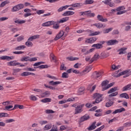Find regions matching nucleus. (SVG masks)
<instances>
[{
	"instance_id": "f257e3e1",
	"label": "nucleus",
	"mask_w": 131,
	"mask_h": 131,
	"mask_svg": "<svg viewBox=\"0 0 131 131\" xmlns=\"http://www.w3.org/2000/svg\"><path fill=\"white\" fill-rule=\"evenodd\" d=\"M93 98L96 99L95 101L93 102V104H95V103H100L102 101V95L99 93H95L93 95Z\"/></svg>"
},
{
	"instance_id": "f03ea898",
	"label": "nucleus",
	"mask_w": 131,
	"mask_h": 131,
	"mask_svg": "<svg viewBox=\"0 0 131 131\" xmlns=\"http://www.w3.org/2000/svg\"><path fill=\"white\" fill-rule=\"evenodd\" d=\"M20 61L21 62H28V61H30V62H33L34 61H37V58H36V57H30L29 56H26V57H22L21 59H20Z\"/></svg>"
},
{
	"instance_id": "7ed1b4c3",
	"label": "nucleus",
	"mask_w": 131,
	"mask_h": 131,
	"mask_svg": "<svg viewBox=\"0 0 131 131\" xmlns=\"http://www.w3.org/2000/svg\"><path fill=\"white\" fill-rule=\"evenodd\" d=\"M24 8V5L22 4H19L16 6H15L13 7L12 9V12H17V11H19V10H21V9H23Z\"/></svg>"
},
{
	"instance_id": "20e7f679",
	"label": "nucleus",
	"mask_w": 131,
	"mask_h": 131,
	"mask_svg": "<svg viewBox=\"0 0 131 131\" xmlns=\"http://www.w3.org/2000/svg\"><path fill=\"white\" fill-rule=\"evenodd\" d=\"M105 43V41H101L100 43L94 44L92 45V47L95 48L97 49H102L103 48V45Z\"/></svg>"
},
{
	"instance_id": "39448f33",
	"label": "nucleus",
	"mask_w": 131,
	"mask_h": 131,
	"mask_svg": "<svg viewBox=\"0 0 131 131\" xmlns=\"http://www.w3.org/2000/svg\"><path fill=\"white\" fill-rule=\"evenodd\" d=\"M111 1L112 0H105L104 1H102V3H103V4H104L105 5H107L108 6L112 8L114 7V6H115V4L111 2Z\"/></svg>"
},
{
	"instance_id": "423d86ee",
	"label": "nucleus",
	"mask_w": 131,
	"mask_h": 131,
	"mask_svg": "<svg viewBox=\"0 0 131 131\" xmlns=\"http://www.w3.org/2000/svg\"><path fill=\"white\" fill-rule=\"evenodd\" d=\"M100 58V55L98 53H96L94 56L91 59L90 64H92L94 61H97L98 59Z\"/></svg>"
},
{
	"instance_id": "0eeeda50",
	"label": "nucleus",
	"mask_w": 131,
	"mask_h": 131,
	"mask_svg": "<svg viewBox=\"0 0 131 131\" xmlns=\"http://www.w3.org/2000/svg\"><path fill=\"white\" fill-rule=\"evenodd\" d=\"M56 23V22H55L54 21H47L46 23H44L42 24V26L43 27H47V26H51V25H54Z\"/></svg>"
},
{
	"instance_id": "6e6552de",
	"label": "nucleus",
	"mask_w": 131,
	"mask_h": 131,
	"mask_svg": "<svg viewBox=\"0 0 131 131\" xmlns=\"http://www.w3.org/2000/svg\"><path fill=\"white\" fill-rule=\"evenodd\" d=\"M14 58V56H2L0 57V60H7V61H10V60H13Z\"/></svg>"
},
{
	"instance_id": "1a4fd4ad",
	"label": "nucleus",
	"mask_w": 131,
	"mask_h": 131,
	"mask_svg": "<svg viewBox=\"0 0 131 131\" xmlns=\"http://www.w3.org/2000/svg\"><path fill=\"white\" fill-rule=\"evenodd\" d=\"M96 40H97V38H96V37H93L86 40L85 42L86 43H93L95 42Z\"/></svg>"
},
{
	"instance_id": "9d476101",
	"label": "nucleus",
	"mask_w": 131,
	"mask_h": 131,
	"mask_svg": "<svg viewBox=\"0 0 131 131\" xmlns=\"http://www.w3.org/2000/svg\"><path fill=\"white\" fill-rule=\"evenodd\" d=\"M8 66H17V65H21L19 62H16L15 61H11L7 62Z\"/></svg>"
},
{
	"instance_id": "9b49d317",
	"label": "nucleus",
	"mask_w": 131,
	"mask_h": 131,
	"mask_svg": "<svg viewBox=\"0 0 131 131\" xmlns=\"http://www.w3.org/2000/svg\"><path fill=\"white\" fill-rule=\"evenodd\" d=\"M83 111V110L80 108V107H79L78 105L77 106V107L75 109V115L76 114H79L81 113Z\"/></svg>"
},
{
	"instance_id": "f8f14e48",
	"label": "nucleus",
	"mask_w": 131,
	"mask_h": 131,
	"mask_svg": "<svg viewBox=\"0 0 131 131\" xmlns=\"http://www.w3.org/2000/svg\"><path fill=\"white\" fill-rule=\"evenodd\" d=\"M63 35H64V31H61L54 38V40H58V39H60V38H61Z\"/></svg>"
},
{
	"instance_id": "ddd939ff",
	"label": "nucleus",
	"mask_w": 131,
	"mask_h": 131,
	"mask_svg": "<svg viewBox=\"0 0 131 131\" xmlns=\"http://www.w3.org/2000/svg\"><path fill=\"white\" fill-rule=\"evenodd\" d=\"M107 46H113L116 43H118V41L116 40H110L106 42Z\"/></svg>"
},
{
	"instance_id": "4468645a",
	"label": "nucleus",
	"mask_w": 131,
	"mask_h": 131,
	"mask_svg": "<svg viewBox=\"0 0 131 131\" xmlns=\"http://www.w3.org/2000/svg\"><path fill=\"white\" fill-rule=\"evenodd\" d=\"M103 74V72H94L93 73L94 77L96 79L97 78H99Z\"/></svg>"
},
{
	"instance_id": "2eb2a0df",
	"label": "nucleus",
	"mask_w": 131,
	"mask_h": 131,
	"mask_svg": "<svg viewBox=\"0 0 131 131\" xmlns=\"http://www.w3.org/2000/svg\"><path fill=\"white\" fill-rule=\"evenodd\" d=\"M97 19L98 21H100L101 22H107L108 21L107 18H104L103 16L100 14L97 15Z\"/></svg>"
},
{
	"instance_id": "dca6fc26",
	"label": "nucleus",
	"mask_w": 131,
	"mask_h": 131,
	"mask_svg": "<svg viewBox=\"0 0 131 131\" xmlns=\"http://www.w3.org/2000/svg\"><path fill=\"white\" fill-rule=\"evenodd\" d=\"M74 12L73 11H66L64 12L63 14H62V16H71L72 15H74Z\"/></svg>"
},
{
	"instance_id": "f3484780",
	"label": "nucleus",
	"mask_w": 131,
	"mask_h": 131,
	"mask_svg": "<svg viewBox=\"0 0 131 131\" xmlns=\"http://www.w3.org/2000/svg\"><path fill=\"white\" fill-rule=\"evenodd\" d=\"M123 111H125V109L123 107H122L120 109L116 110L114 112H113V114H116V113H121V112H123Z\"/></svg>"
},
{
	"instance_id": "a211bd4d",
	"label": "nucleus",
	"mask_w": 131,
	"mask_h": 131,
	"mask_svg": "<svg viewBox=\"0 0 131 131\" xmlns=\"http://www.w3.org/2000/svg\"><path fill=\"white\" fill-rule=\"evenodd\" d=\"M51 95V92L50 91H46L45 92L43 93L41 95V98H45L46 97H49Z\"/></svg>"
},
{
	"instance_id": "6ab92c4d",
	"label": "nucleus",
	"mask_w": 131,
	"mask_h": 131,
	"mask_svg": "<svg viewBox=\"0 0 131 131\" xmlns=\"http://www.w3.org/2000/svg\"><path fill=\"white\" fill-rule=\"evenodd\" d=\"M126 49L127 48H123L119 49L118 50V52H120L119 54L122 55L123 54H126V51H125Z\"/></svg>"
},
{
	"instance_id": "aec40b11",
	"label": "nucleus",
	"mask_w": 131,
	"mask_h": 131,
	"mask_svg": "<svg viewBox=\"0 0 131 131\" xmlns=\"http://www.w3.org/2000/svg\"><path fill=\"white\" fill-rule=\"evenodd\" d=\"M88 119H90V116L85 115L80 118V122H83V121H85V120Z\"/></svg>"
},
{
	"instance_id": "412c9836",
	"label": "nucleus",
	"mask_w": 131,
	"mask_h": 131,
	"mask_svg": "<svg viewBox=\"0 0 131 131\" xmlns=\"http://www.w3.org/2000/svg\"><path fill=\"white\" fill-rule=\"evenodd\" d=\"M118 87H114L111 89L108 92L107 94H112V93H114V92H116V91H118Z\"/></svg>"
},
{
	"instance_id": "4be33fe9",
	"label": "nucleus",
	"mask_w": 131,
	"mask_h": 131,
	"mask_svg": "<svg viewBox=\"0 0 131 131\" xmlns=\"http://www.w3.org/2000/svg\"><path fill=\"white\" fill-rule=\"evenodd\" d=\"M71 7H73L74 8H80V7H82V3H79L72 4Z\"/></svg>"
},
{
	"instance_id": "5701e85b",
	"label": "nucleus",
	"mask_w": 131,
	"mask_h": 131,
	"mask_svg": "<svg viewBox=\"0 0 131 131\" xmlns=\"http://www.w3.org/2000/svg\"><path fill=\"white\" fill-rule=\"evenodd\" d=\"M97 127V126L96 125V122H94L88 128V129L89 130H93V129H95Z\"/></svg>"
},
{
	"instance_id": "b1692460",
	"label": "nucleus",
	"mask_w": 131,
	"mask_h": 131,
	"mask_svg": "<svg viewBox=\"0 0 131 131\" xmlns=\"http://www.w3.org/2000/svg\"><path fill=\"white\" fill-rule=\"evenodd\" d=\"M128 72H129V70H128L124 71L120 73L117 76H116V77H119L121 76V75H124V74H126V73H128Z\"/></svg>"
},
{
	"instance_id": "393cba45",
	"label": "nucleus",
	"mask_w": 131,
	"mask_h": 131,
	"mask_svg": "<svg viewBox=\"0 0 131 131\" xmlns=\"http://www.w3.org/2000/svg\"><path fill=\"white\" fill-rule=\"evenodd\" d=\"M21 72V69H12V75H17V73Z\"/></svg>"
},
{
	"instance_id": "a878e982",
	"label": "nucleus",
	"mask_w": 131,
	"mask_h": 131,
	"mask_svg": "<svg viewBox=\"0 0 131 131\" xmlns=\"http://www.w3.org/2000/svg\"><path fill=\"white\" fill-rule=\"evenodd\" d=\"M69 20V17H66L60 19L59 21H57V22L58 23V24H60V23H64V22H67V21H68Z\"/></svg>"
},
{
	"instance_id": "bb28decb",
	"label": "nucleus",
	"mask_w": 131,
	"mask_h": 131,
	"mask_svg": "<svg viewBox=\"0 0 131 131\" xmlns=\"http://www.w3.org/2000/svg\"><path fill=\"white\" fill-rule=\"evenodd\" d=\"M129 90H131V83L128 84V85L123 88V92L125 91H129Z\"/></svg>"
},
{
	"instance_id": "cd10ccee",
	"label": "nucleus",
	"mask_w": 131,
	"mask_h": 131,
	"mask_svg": "<svg viewBox=\"0 0 131 131\" xmlns=\"http://www.w3.org/2000/svg\"><path fill=\"white\" fill-rule=\"evenodd\" d=\"M17 108H19V109H24V106H23V105L15 104L14 107L12 110H15V109H17Z\"/></svg>"
},
{
	"instance_id": "c85d7f7f",
	"label": "nucleus",
	"mask_w": 131,
	"mask_h": 131,
	"mask_svg": "<svg viewBox=\"0 0 131 131\" xmlns=\"http://www.w3.org/2000/svg\"><path fill=\"white\" fill-rule=\"evenodd\" d=\"M113 85H114V82L111 83L109 84H108L106 87L103 88L102 89V91H106V90H108V89H110V88H111V86H113Z\"/></svg>"
},
{
	"instance_id": "c756f323",
	"label": "nucleus",
	"mask_w": 131,
	"mask_h": 131,
	"mask_svg": "<svg viewBox=\"0 0 131 131\" xmlns=\"http://www.w3.org/2000/svg\"><path fill=\"white\" fill-rule=\"evenodd\" d=\"M84 89L83 88H80L78 91V95L80 96V95H83L84 94Z\"/></svg>"
},
{
	"instance_id": "7c9ffc66",
	"label": "nucleus",
	"mask_w": 131,
	"mask_h": 131,
	"mask_svg": "<svg viewBox=\"0 0 131 131\" xmlns=\"http://www.w3.org/2000/svg\"><path fill=\"white\" fill-rule=\"evenodd\" d=\"M69 7V6L68 5H66L63 7H61L60 8H59L58 9V12H62V11H64V10H66V9H67V8H68Z\"/></svg>"
},
{
	"instance_id": "2f4dec72",
	"label": "nucleus",
	"mask_w": 131,
	"mask_h": 131,
	"mask_svg": "<svg viewBox=\"0 0 131 131\" xmlns=\"http://www.w3.org/2000/svg\"><path fill=\"white\" fill-rule=\"evenodd\" d=\"M42 103H49L50 102H52V99L51 98H45L41 100Z\"/></svg>"
},
{
	"instance_id": "473e14b6",
	"label": "nucleus",
	"mask_w": 131,
	"mask_h": 131,
	"mask_svg": "<svg viewBox=\"0 0 131 131\" xmlns=\"http://www.w3.org/2000/svg\"><path fill=\"white\" fill-rule=\"evenodd\" d=\"M120 97L121 98H124L125 99H129L128 94H127L126 93H122V94H120Z\"/></svg>"
},
{
	"instance_id": "72a5a7b5",
	"label": "nucleus",
	"mask_w": 131,
	"mask_h": 131,
	"mask_svg": "<svg viewBox=\"0 0 131 131\" xmlns=\"http://www.w3.org/2000/svg\"><path fill=\"white\" fill-rule=\"evenodd\" d=\"M34 68H35V69L39 68V69H43L45 68H49V66H48L47 64L41 65L37 67H34Z\"/></svg>"
},
{
	"instance_id": "f704fd0d",
	"label": "nucleus",
	"mask_w": 131,
	"mask_h": 131,
	"mask_svg": "<svg viewBox=\"0 0 131 131\" xmlns=\"http://www.w3.org/2000/svg\"><path fill=\"white\" fill-rule=\"evenodd\" d=\"M25 48H26V46L23 45V46L17 47L16 48H15V50L16 51H20L21 50H23V49H25Z\"/></svg>"
},
{
	"instance_id": "c9c22d12",
	"label": "nucleus",
	"mask_w": 131,
	"mask_h": 131,
	"mask_svg": "<svg viewBox=\"0 0 131 131\" xmlns=\"http://www.w3.org/2000/svg\"><path fill=\"white\" fill-rule=\"evenodd\" d=\"M99 34H101V32L100 31H95L91 33L89 35L90 36H95V35H99Z\"/></svg>"
},
{
	"instance_id": "e433bc0d",
	"label": "nucleus",
	"mask_w": 131,
	"mask_h": 131,
	"mask_svg": "<svg viewBox=\"0 0 131 131\" xmlns=\"http://www.w3.org/2000/svg\"><path fill=\"white\" fill-rule=\"evenodd\" d=\"M2 117H9V114L7 113H1L0 118H2Z\"/></svg>"
},
{
	"instance_id": "4c0bfd02",
	"label": "nucleus",
	"mask_w": 131,
	"mask_h": 131,
	"mask_svg": "<svg viewBox=\"0 0 131 131\" xmlns=\"http://www.w3.org/2000/svg\"><path fill=\"white\" fill-rule=\"evenodd\" d=\"M52 128V124H48L44 127L45 130H49V129H51Z\"/></svg>"
},
{
	"instance_id": "58836bf2",
	"label": "nucleus",
	"mask_w": 131,
	"mask_h": 131,
	"mask_svg": "<svg viewBox=\"0 0 131 131\" xmlns=\"http://www.w3.org/2000/svg\"><path fill=\"white\" fill-rule=\"evenodd\" d=\"M114 103V102L113 101H109L108 102H106L105 104V106L106 107H111V106H112V105H113V104Z\"/></svg>"
},
{
	"instance_id": "ea45409f",
	"label": "nucleus",
	"mask_w": 131,
	"mask_h": 131,
	"mask_svg": "<svg viewBox=\"0 0 131 131\" xmlns=\"http://www.w3.org/2000/svg\"><path fill=\"white\" fill-rule=\"evenodd\" d=\"M50 57L51 58H52L54 62H57V60L56 59L57 57H56V56H55V55H54V54L53 53L50 54Z\"/></svg>"
},
{
	"instance_id": "a19ab883",
	"label": "nucleus",
	"mask_w": 131,
	"mask_h": 131,
	"mask_svg": "<svg viewBox=\"0 0 131 131\" xmlns=\"http://www.w3.org/2000/svg\"><path fill=\"white\" fill-rule=\"evenodd\" d=\"M92 4H94V1L93 0L85 1V5H92Z\"/></svg>"
},
{
	"instance_id": "79ce46f5",
	"label": "nucleus",
	"mask_w": 131,
	"mask_h": 131,
	"mask_svg": "<svg viewBox=\"0 0 131 131\" xmlns=\"http://www.w3.org/2000/svg\"><path fill=\"white\" fill-rule=\"evenodd\" d=\"M108 83H109V81L106 80H104L103 81H102V82L101 83V86H106Z\"/></svg>"
},
{
	"instance_id": "37998d69",
	"label": "nucleus",
	"mask_w": 131,
	"mask_h": 131,
	"mask_svg": "<svg viewBox=\"0 0 131 131\" xmlns=\"http://www.w3.org/2000/svg\"><path fill=\"white\" fill-rule=\"evenodd\" d=\"M61 77L62 78H68L69 75H68V73L64 72L62 73Z\"/></svg>"
},
{
	"instance_id": "c03bdc74",
	"label": "nucleus",
	"mask_w": 131,
	"mask_h": 131,
	"mask_svg": "<svg viewBox=\"0 0 131 131\" xmlns=\"http://www.w3.org/2000/svg\"><path fill=\"white\" fill-rule=\"evenodd\" d=\"M9 3H10V2H9L8 1H4L1 3L0 7L1 8H3L5 5H7V4H9Z\"/></svg>"
},
{
	"instance_id": "a18cd8bd",
	"label": "nucleus",
	"mask_w": 131,
	"mask_h": 131,
	"mask_svg": "<svg viewBox=\"0 0 131 131\" xmlns=\"http://www.w3.org/2000/svg\"><path fill=\"white\" fill-rule=\"evenodd\" d=\"M112 30H113V28H110L104 30L103 33H109V32L112 31Z\"/></svg>"
},
{
	"instance_id": "49530a36",
	"label": "nucleus",
	"mask_w": 131,
	"mask_h": 131,
	"mask_svg": "<svg viewBox=\"0 0 131 131\" xmlns=\"http://www.w3.org/2000/svg\"><path fill=\"white\" fill-rule=\"evenodd\" d=\"M94 26H96L97 28H99V29L102 28V27H103V24H100V23L94 24Z\"/></svg>"
},
{
	"instance_id": "de8ad7c7",
	"label": "nucleus",
	"mask_w": 131,
	"mask_h": 131,
	"mask_svg": "<svg viewBox=\"0 0 131 131\" xmlns=\"http://www.w3.org/2000/svg\"><path fill=\"white\" fill-rule=\"evenodd\" d=\"M15 23L17 24H23L25 23L26 21L25 20H20L19 19H18L17 20L14 21Z\"/></svg>"
},
{
	"instance_id": "09e8293b",
	"label": "nucleus",
	"mask_w": 131,
	"mask_h": 131,
	"mask_svg": "<svg viewBox=\"0 0 131 131\" xmlns=\"http://www.w3.org/2000/svg\"><path fill=\"white\" fill-rule=\"evenodd\" d=\"M60 70H67V68L65 67V64L64 63H61L60 66Z\"/></svg>"
},
{
	"instance_id": "8fccbe9b",
	"label": "nucleus",
	"mask_w": 131,
	"mask_h": 131,
	"mask_svg": "<svg viewBox=\"0 0 131 131\" xmlns=\"http://www.w3.org/2000/svg\"><path fill=\"white\" fill-rule=\"evenodd\" d=\"M121 10H125V7L124 6H120L116 9L117 12H119V11H121Z\"/></svg>"
},
{
	"instance_id": "3c124183",
	"label": "nucleus",
	"mask_w": 131,
	"mask_h": 131,
	"mask_svg": "<svg viewBox=\"0 0 131 131\" xmlns=\"http://www.w3.org/2000/svg\"><path fill=\"white\" fill-rule=\"evenodd\" d=\"M26 46H27V47H32V46H33V44L32 43V42L28 41L26 42Z\"/></svg>"
},
{
	"instance_id": "603ef678",
	"label": "nucleus",
	"mask_w": 131,
	"mask_h": 131,
	"mask_svg": "<svg viewBox=\"0 0 131 131\" xmlns=\"http://www.w3.org/2000/svg\"><path fill=\"white\" fill-rule=\"evenodd\" d=\"M92 70V66L86 67L85 68V70L84 71V72L87 71L88 72H90Z\"/></svg>"
},
{
	"instance_id": "864d4df0",
	"label": "nucleus",
	"mask_w": 131,
	"mask_h": 131,
	"mask_svg": "<svg viewBox=\"0 0 131 131\" xmlns=\"http://www.w3.org/2000/svg\"><path fill=\"white\" fill-rule=\"evenodd\" d=\"M11 108H13V105H7L5 106V108L4 109V110L9 111L10 109H11Z\"/></svg>"
},
{
	"instance_id": "5fc2aeb1",
	"label": "nucleus",
	"mask_w": 131,
	"mask_h": 131,
	"mask_svg": "<svg viewBox=\"0 0 131 131\" xmlns=\"http://www.w3.org/2000/svg\"><path fill=\"white\" fill-rule=\"evenodd\" d=\"M50 131H58V127L57 126L53 125V128L50 130Z\"/></svg>"
},
{
	"instance_id": "6e6d98bb",
	"label": "nucleus",
	"mask_w": 131,
	"mask_h": 131,
	"mask_svg": "<svg viewBox=\"0 0 131 131\" xmlns=\"http://www.w3.org/2000/svg\"><path fill=\"white\" fill-rule=\"evenodd\" d=\"M5 122L6 123H10L11 122H15V120H14L13 119H10L9 120H6Z\"/></svg>"
},
{
	"instance_id": "4d7b16f0",
	"label": "nucleus",
	"mask_w": 131,
	"mask_h": 131,
	"mask_svg": "<svg viewBox=\"0 0 131 131\" xmlns=\"http://www.w3.org/2000/svg\"><path fill=\"white\" fill-rule=\"evenodd\" d=\"M21 76H28L29 75V72H25L20 74Z\"/></svg>"
},
{
	"instance_id": "13d9d810",
	"label": "nucleus",
	"mask_w": 131,
	"mask_h": 131,
	"mask_svg": "<svg viewBox=\"0 0 131 131\" xmlns=\"http://www.w3.org/2000/svg\"><path fill=\"white\" fill-rule=\"evenodd\" d=\"M30 99L32 100V101H36L37 100V98L34 95H31L30 96Z\"/></svg>"
},
{
	"instance_id": "bf43d9fd",
	"label": "nucleus",
	"mask_w": 131,
	"mask_h": 131,
	"mask_svg": "<svg viewBox=\"0 0 131 131\" xmlns=\"http://www.w3.org/2000/svg\"><path fill=\"white\" fill-rule=\"evenodd\" d=\"M11 101H7L5 102H3V105H4V106H6L7 105H11Z\"/></svg>"
},
{
	"instance_id": "052dcab7",
	"label": "nucleus",
	"mask_w": 131,
	"mask_h": 131,
	"mask_svg": "<svg viewBox=\"0 0 131 131\" xmlns=\"http://www.w3.org/2000/svg\"><path fill=\"white\" fill-rule=\"evenodd\" d=\"M46 112L47 114H50V113L53 114L55 113V112L52 110H47Z\"/></svg>"
},
{
	"instance_id": "680f3d73",
	"label": "nucleus",
	"mask_w": 131,
	"mask_h": 131,
	"mask_svg": "<svg viewBox=\"0 0 131 131\" xmlns=\"http://www.w3.org/2000/svg\"><path fill=\"white\" fill-rule=\"evenodd\" d=\"M127 11L126 10H123V11H119L117 13V15H121L122 14H124V13H126Z\"/></svg>"
},
{
	"instance_id": "e2e57ef3",
	"label": "nucleus",
	"mask_w": 131,
	"mask_h": 131,
	"mask_svg": "<svg viewBox=\"0 0 131 131\" xmlns=\"http://www.w3.org/2000/svg\"><path fill=\"white\" fill-rule=\"evenodd\" d=\"M118 95V92H116L109 95V97H115V96H117Z\"/></svg>"
},
{
	"instance_id": "0e129e2a",
	"label": "nucleus",
	"mask_w": 131,
	"mask_h": 131,
	"mask_svg": "<svg viewBox=\"0 0 131 131\" xmlns=\"http://www.w3.org/2000/svg\"><path fill=\"white\" fill-rule=\"evenodd\" d=\"M59 27H60V26H59V23L58 22L55 25H53V28L54 29H58Z\"/></svg>"
},
{
	"instance_id": "69168bd1",
	"label": "nucleus",
	"mask_w": 131,
	"mask_h": 131,
	"mask_svg": "<svg viewBox=\"0 0 131 131\" xmlns=\"http://www.w3.org/2000/svg\"><path fill=\"white\" fill-rule=\"evenodd\" d=\"M67 59L69 61H75V60H76V59H75V58H74L73 57H67Z\"/></svg>"
},
{
	"instance_id": "338daca9",
	"label": "nucleus",
	"mask_w": 131,
	"mask_h": 131,
	"mask_svg": "<svg viewBox=\"0 0 131 131\" xmlns=\"http://www.w3.org/2000/svg\"><path fill=\"white\" fill-rule=\"evenodd\" d=\"M23 39H24V36H20L17 37V41H21Z\"/></svg>"
},
{
	"instance_id": "774afa93",
	"label": "nucleus",
	"mask_w": 131,
	"mask_h": 131,
	"mask_svg": "<svg viewBox=\"0 0 131 131\" xmlns=\"http://www.w3.org/2000/svg\"><path fill=\"white\" fill-rule=\"evenodd\" d=\"M39 35H35L32 36L33 39H36V38H39Z\"/></svg>"
}]
</instances>
